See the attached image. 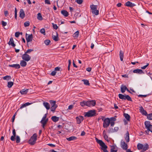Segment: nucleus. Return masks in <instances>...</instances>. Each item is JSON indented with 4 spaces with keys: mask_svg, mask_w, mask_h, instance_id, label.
<instances>
[{
    "mask_svg": "<svg viewBox=\"0 0 152 152\" xmlns=\"http://www.w3.org/2000/svg\"><path fill=\"white\" fill-rule=\"evenodd\" d=\"M13 84V83L12 82H8L7 86L9 88H11Z\"/></svg>",
    "mask_w": 152,
    "mask_h": 152,
    "instance_id": "obj_40",
    "label": "nucleus"
},
{
    "mask_svg": "<svg viewBox=\"0 0 152 152\" xmlns=\"http://www.w3.org/2000/svg\"><path fill=\"white\" fill-rule=\"evenodd\" d=\"M19 13L20 17L22 19H23L25 16V14L23 10L22 9H20Z\"/></svg>",
    "mask_w": 152,
    "mask_h": 152,
    "instance_id": "obj_15",
    "label": "nucleus"
},
{
    "mask_svg": "<svg viewBox=\"0 0 152 152\" xmlns=\"http://www.w3.org/2000/svg\"><path fill=\"white\" fill-rule=\"evenodd\" d=\"M19 32H16L15 34V36L16 37H18L19 36Z\"/></svg>",
    "mask_w": 152,
    "mask_h": 152,
    "instance_id": "obj_56",
    "label": "nucleus"
},
{
    "mask_svg": "<svg viewBox=\"0 0 152 152\" xmlns=\"http://www.w3.org/2000/svg\"><path fill=\"white\" fill-rule=\"evenodd\" d=\"M77 138L75 136H71L69 138H67L66 140L69 141H71L72 140H75L77 139Z\"/></svg>",
    "mask_w": 152,
    "mask_h": 152,
    "instance_id": "obj_31",
    "label": "nucleus"
},
{
    "mask_svg": "<svg viewBox=\"0 0 152 152\" xmlns=\"http://www.w3.org/2000/svg\"><path fill=\"white\" fill-rule=\"evenodd\" d=\"M118 97L119 98L122 100H127L129 101H132V100L130 97L128 95H123L121 94H118Z\"/></svg>",
    "mask_w": 152,
    "mask_h": 152,
    "instance_id": "obj_4",
    "label": "nucleus"
},
{
    "mask_svg": "<svg viewBox=\"0 0 152 152\" xmlns=\"http://www.w3.org/2000/svg\"><path fill=\"white\" fill-rule=\"evenodd\" d=\"M20 64L22 66L25 67L27 63L24 60H22L20 61Z\"/></svg>",
    "mask_w": 152,
    "mask_h": 152,
    "instance_id": "obj_30",
    "label": "nucleus"
},
{
    "mask_svg": "<svg viewBox=\"0 0 152 152\" xmlns=\"http://www.w3.org/2000/svg\"><path fill=\"white\" fill-rule=\"evenodd\" d=\"M86 70L88 72H90L91 71V67H89L86 68Z\"/></svg>",
    "mask_w": 152,
    "mask_h": 152,
    "instance_id": "obj_62",
    "label": "nucleus"
},
{
    "mask_svg": "<svg viewBox=\"0 0 152 152\" xmlns=\"http://www.w3.org/2000/svg\"><path fill=\"white\" fill-rule=\"evenodd\" d=\"M120 57L121 61H123L124 57V53L121 50L120 52Z\"/></svg>",
    "mask_w": 152,
    "mask_h": 152,
    "instance_id": "obj_34",
    "label": "nucleus"
},
{
    "mask_svg": "<svg viewBox=\"0 0 152 152\" xmlns=\"http://www.w3.org/2000/svg\"><path fill=\"white\" fill-rule=\"evenodd\" d=\"M33 50H34L33 49H28L25 53H31V52L33 51Z\"/></svg>",
    "mask_w": 152,
    "mask_h": 152,
    "instance_id": "obj_55",
    "label": "nucleus"
},
{
    "mask_svg": "<svg viewBox=\"0 0 152 152\" xmlns=\"http://www.w3.org/2000/svg\"><path fill=\"white\" fill-rule=\"evenodd\" d=\"M90 7L91 10H92V11L94 10H96V9H97V7L96 5H90Z\"/></svg>",
    "mask_w": 152,
    "mask_h": 152,
    "instance_id": "obj_36",
    "label": "nucleus"
},
{
    "mask_svg": "<svg viewBox=\"0 0 152 152\" xmlns=\"http://www.w3.org/2000/svg\"><path fill=\"white\" fill-rule=\"evenodd\" d=\"M149 64L148 63H147V64L142 67H141V69H144L149 65Z\"/></svg>",
    "mask_w": 152,
    "mask_h": 152,
    "instance_id": "obj_52",
    "label": "nucleus"
},
{
    "mask_svg": "<svg viewBox=\"0 0 152 152\" xmlns=\"http://www.w3.org/2000/svg\"><path fill=\"white\" fill-rule=\"evenodd\" d=\"M121 147L123 149L125 150L127 149L128 148L127 145L124 141L121 142Z\"/></svg>",
    "mask_w": 152,
    "mask_h": 152,
    "instance_id": "obj_14",
    "label": "nucleus"
},
{
    "mask_svg": "<svg viewBox=\"0 0 152 152\" xmlns=\"http://www.w3.org/2000/svg\"><path fill=\"white\" fill-rule=\"evenodd\" d=\"M53 28L56 30L58 28V26L56 24H53Z\"/></svg>",
    "mask_w": 152,
    "mask_h": 152,
    "instance_id": "obj_54",
    "label": "nucleus"
},
{
    "mask_svg": "<svg viewBox=\"0 0 152 152\" xmlns=\"http://www.w3.org/2000/svg\"><path fill=\"white\" fill-rule=\"evenodd\" d=\"M49 102L51 105L50 110L54 112L55 111L56 108L58 106L56 104V102L55 101L50 100Z\"/></svg>",
    "mask_w": 152,
    "mask_h": 152,
    "instance_id": "obj_5",
    "label": "nucleus"
},
{
    "mask_svg": "<svg viewBox=\"0 0 152 152\" xmlns=\"http://www.w3.org/2000/svg\"><path fill=\"white\" fill-rule=\"evenodd\" d=\"M76 1L79 4H81L83 2V0H76Z\"/></svg>",
    "mask_w": 152,
    "mask_h": 152,
    "instance_id": "obj_51",
    "label": "nucleus"
},
{
    "mask_svg": "<svg viewBox=\"0 0 152 152\" xmlns=\"http://www.w3.org/2000/svg\"><path fill=\"white\" fill-rule=\"evenodd\" d=\"M96 115H85V117H92L95 116Z\"/></svg>",
    "mask_w": 152,
    "mask_h": 152,
    "instance_id": "obj_50",
    "label": "nucleus"
},
{
    "mask_svg": "<svg viewBox=\"0 0 152 152\" xmlns=\"http://www.w3.org/2000/svg\"><path fill=\"white\" fill-rule=\"evenodd\" d=\"M50 42V41L49 40H45L44 41V43L47 45H49Z\"/></svg>",
    "mask_w": 152,
    "mask_h": 152,
    "instance_id": "obj_46",
    "label": "nucleus"
},
{
    "mask_svg": "<svg viewBox=\"0 0 152 152\" xmlns=\"http://www.w3.org/2000/svg\"><path fill=\"white\" fill-rule=\"evenodd\" d=\"M51 118L52 120L54 122H56L58 121L59 119L58 117H57L56 116L52 117Z\"/></svg>",
    "mask_w": 152,
    "mask_h": 152,
    "instance_id": "obj_27",
    "label": "nucleus"
},
{
    "mask_svg": "<svg viewBox=\"0 0 152 152\" xmlns=\"http://www.w3.org/2000/svg\"><path fill=\"white\" fill-rule=\"evenodd\" d=\"M12 134H13V136H12L10 138V139L12 141H15V137L16 136V132L15 131V129H13L12 131Z\"/></svg>",
    "mask_w": 152,
    "mask_h": 152,
    "instance_id": "obj_19",
    "label": "nucleus"
},
{
    "mask_svg": "<svg viewBox=\"0 0 152 152\" xmlns=\"http://www.w3.org/2000/svg\"><path fill=\"white\" fill-rule=\"evenodd\" d=\"M37 137V134H34L29 140L28 142L31 145H34L36 143Z\"/></svg>",
    "mask_w": 152,
    "mask_h": 152,
    "instance_id": "obj_3",
    "label": "nucleus"
},
{
    "mask_svg": "<svg viewBox=\"0 0 152 152\" xmlns=\"http://www.w3.org/2000/svg\"><path fill=\"white\" fill-rule=\"evenodd\" d=\"M40 31L41 33L43 34L44 35H45V30L44 28H42L40 30Z\"/></svg>",
    "mask_w": 152,
    "mask_h": 152,
    "instance_id": "obj_48",
    "label": "nucleus"
},
{
    "mask_svg": "<svg viewBox=\"0 0 152 152\" xmlns=\"http://www.w3.org/2000/svg\"><path fill=\"white\" fill-rule=\"evenodd\" d=\"M96 111L95 110H89L88 112H84L83 114H96Z\"/></svg>",
    "mask_w": 152,
    "mask_h": 152,
    "instance_id": "obj_17",
    "label": "nucleus"
},
{
    "mask_svg": "<svg viewBox=\"0 0 152 152\" xmlns=\"http://www.w3.org/2000/svg\"><path fill=\"white\" fill-rule=\"evenodd\" d=\"M30 23L28 21H27L25 22L24 23V26L25 27L28 26H29Z\"/></svg>",
    "mask_w": 152,
    "mask_h": 152,
    "instance_id": "obj_47",
    "label": "nucleus"
},
{
    "mask_svg": "<svg viewBox=\"0 0 152 152\" xmlns=\"http://www.w3.org/2000/svg\"><path fill=\"white\" fill-rule=\"evenodd\" d=\"M118 149L113 150L110 149V152H117Z\"/></svg>",
    "mask_w": 152,
    "mask_h": 152,
    "instance_id": "obj_64",
    "label": "nucleus"
},
{
    "mask_svg": "<svg viewBox=\"0 0 152 152\" xmlns=\"http://www.w3.org/2000/svg\"><path fill=\"white\" fill-rule=\"evenodd\" d=\"M99 11L96 9L95 10L92 11V12L93 14H95L96 15H97L99 14Z\"/></svg>",
    "mask_w": 152,
    "mask_h": 152,
    "instance_id": "obj_39",
    "label": "nucleus"
},
{
    "mask_svg": "<svg viewBox=\"0 0 152 152\" xmlns=\"http://www.w3.org/2000/svg\"><path fill=\"white\" fill-rule=\"evenodd\" d=\"M56 35H53L52 36V39L55 41L57 42L58 40V34L57 32H56Z\"/></svg>",
    "mask_w": 152,
    "mask_h": 152,
    "instance_id": "obj_21",
    "label": "nucleus"
},
{
    "mask_svg": "<svg viewBox=\"0 0 152 152\" xmlns=\"http://www.w3.org/2000/svg\"><path fill=\"white\" fill-rule=\"evenodd\" d=\"M16 142L17 143H18L20 142V137L18 136H17L16 137Z\"/></svg>",
    "mask_w": 152,
    "mask_h": 152,
    "instance_id": "obj_49",
    "label": "nucleus"
},
{
    "mask_svg": "<svg viewBox=\"0 0 152 152\" xmlns=\"http://www.w3.org/2000/svg\"><path fill=\"white\" fill-rule=\"evenodd\" d=\"M96 140L97 142L101 146V149L104 151V152H108L106 149L107 146L102 140H99L97 138H96Z\"/></svg>",
    "mask_w": 152,
    "mask_h": 152,
    "instance_id": "obj_1",
    "label": "nucleus"
},
{
    "mask_svg": "<svg viewBox=\"0 0 152 152\" xmlns=\"http://www.w3.org/2000/svg\"><path fill=\"white\" fill-rule=\"evenodd\" d=\"M145 127L147 129L145 132L147 134H149V132L150 131L152 132V125L151 124V123L149 121H145Z\"/></svg>",
    "mask_w": 152,
    "mask_h": 152,
    "instance_id": "obj_2",
    "label": "nucleus"
},
{
    "mask_svg": "<svg viewBox=\"0 0 152 152\" xmlns=\"http://www.w3.org/2000/svg\"><path fill=\"white\" fill-rule=\"evenodd\" d=\"M79 34V32L78 31H76L75 33H74L73 35V36L74 37H77L78 36Z\"/></svg>",
    "mask_w": 152,
    "mask_h": 152,
    "instance_id": "obj_44",
    "label": "nucleus"
},
{
    "mask_svg": "<svg viewBox=\"0 0 152 152\" xmlns=\"http://www.w3.org/2000/svg\"><path fill=\"white\" fill-rule=\"evenodd\" d=\"M117 116H115L114 117H112L109 118L110 121V122H114L116 120V118Z\"/></svg>",
    "mask_w": 152,
    "mask_h": 152,
    "instance_id": "obj_37",
    "label": "nucleus"
},
{
    "mask_svg": "<svg viewBox=\"0 0 152 152\" xmlns=\"http://www.w3.org/2000/svg\"><path fill=\"white\" fill-rule=\"evenodd\" d=\"M1 24L3 26H5L7 25V23L4 21H2Z\"/></svg>",
    "mask_w": 152,
    "mask_h": 152,
    "instance_id": "obj_53",
    "label": "nucleus"
},
{
    "mask_svg": "<svg viewBox=\"0 0 152 152\" xmlns=\"http://www.w3.org/2000/svg\"><path fill=\"white\" fill-rule=\"evenodd\" d=\"M143 145L141 143H139L137 145V148L138 150L142 149L143 148Z\"/></svg>",
    "mask_w": 152,
    "mask_h": 152,
    "instance_id": "obj_32",
    "label": "nucleus"
},
{
    "mask_svg": "<svg viewBox=\"0 0 152 152\" xmlns=\"http://www.w3.org/2000/svg\"><path fill=\"white\" fill-rule=\"evenodd\" d=\"M125 118L128 121H129L130 120V117L129 115H124Z\"/></svg>",
    "mask_w": 152,
    "mask_h": 152,
    "instance_id": "obj_38",
    "label": "nucleus"
},
{
    "mask_svg": "<svg viewBox=\"0 0 152 152\" xmlns=\"http://www.w3.org/2000/svg\"><path fill=\"white\" fill-rule=\"evenodd\" d=\"M61 13L65 17L68 16L69 15L68 12L66 10H62L61 12Z\"/></svg>",
    "mask_w": 152,
    "mask_h": 152,
    "instance_id": "obj_24",
    "label": "nucleus"
},
{
    "mask_svg": "<svg viewBox=\"0 0 152 152\" xmlns=\"http://www.w3.org/2000/svg\"><path fill=\"white\" fill-rule=\"evenodd\" d=\"M82 81L83 82L84 84L86 85H89L90 84L88 80L83 79L82 80Z\"/></svg>",
    "mask_w": 152,
    "mask_h": 152,
    "instance_id": "obj_41",
    "label": "nucleus"
},
{
    "mask_svg": "<svg viewBox=\"0 0 152 152\" xmlns=\"http://www.w3.org/2000/svg\"><path fill=\"white\" fill-rule=\"evenodd\" d=\"M125 5L126 6L129 7H132L135 6L134 3H132V2L129 1H128L125 3Z\"/></svg>",
    "mask_w": 152,
    "mask_h": 152,
    "instance_id": "obj_13",
    "label": "nucleus"
},
{
    "mask_svg": "<svg viewBox=\"0 0 152 152\" xmlns=\"http://www.w3.org/2000/svg\"><path fill=\"white\" fill-rule=\"evenodd\" d=\"M73 107H74V105L72 104L69 105L68 107V110H71Z\"/></svg>",
    "mask_w": 152,
    "mask_h": 152,
    "instance_id": "obj_58",
    "label": "nucleus"
},
{
    "mask_svg": "<svg viewBox=\"0 0 152 152\" xmlns=\"http://www.w3.org/2000/svg\"><path fill=\"white\" fill-rule=\"evenodd\" d=\"M80 104L82 107H84L85 106H87V101H83L80 102Z\"/></svg>",
    "mask_w": 152,
    "mask_h": 152,
    "instance_id": "obj_23",
    "label": "nucleus"
},
{
    "mask_svg": "<svg viewBox=\"0 0 152 152\" xmlns=\"http://www.w3.org/2000/svg\"><path fill=\"white\" fill-rule=\"evenodd\" d=\"M143 148L142 149L144 150V151H146L149 148V145L148 144H146L143 145Z\"/></svg>",
    "mask_w": 152,
    "mask_h": 152,
    "instance_id": "obj_33",
    "label": "nucleus"
},
{
    "mask_svg": "<svg viewBox=\"0 0 152 152\" xmlns=\"http://www.w3.org/2000/svg\"><path fill=\"white\" fill-rule=\"evenodd\" d=\"M43 104L47 110L50 109V105L49 103L47 102H43Z\"/></svg>",
    "mask_w": 152,
    "mask_h": 152,
    "instance_id": "obj_18",
    "label": "nucleus"
},
{
    "mask_svg": "<svg viewBox=\"0 0 152 152\" xmlns=\"http://www.w3.org/2000/svg\"><path fill=\"white\" fill-rule=\"evenodd\" d=\"M103 134L104 136V137L105 140H106V139H107L108 137L106 135V132L105 130H104Z\"/></svg>",
    "mask_w": 152,
    "mask_h": 152,
    "instance_id": "obj_45",
    "label": "nucleus"
},
{
    "mask_svg": "<svg viewBox=\"0 0 152 152\" xmlns=\"http://www.w3.org/2000/svg\"><path fill=\"white\" fill-rule=\"evenodd\" d=\"M32 103L26 102L22 105L20 107V109H21L24 107H26L27 106L29 105L32 104Z\"/></svg>",
    "mask_w": 152,
    "mask_h": 152,
    "instance_id": "obj_22",
    "label": "nucleus"
},
{
    "mask_svg": "<svg viewBox=\"0 0 152 152\" xmlns=\"http://www.w3.org/2000/svg\"><path fill=\"white\" fill-rule=\"evenodd\" d=\"M8 43L9 45H11L13 47H14L15 46V44L14 43V40L12 38H10Z\"/></svg>",
    "mask_w": 152,
    "mask_h": 152,
    "instance_id": "obj_16",
    "label": "nucleus"
},
{
    "mask_svg": "<svg viewBox=\"0 0 152 152\" xmlns=\"http://www.w3.org/2000/svg\"><path fill=\"white\" fill-rule=\"evenodd\" d=\"M37 19L40 20H42L43 18L40 13H39L37 14Z\"/></svg>",
    "mask_w": 152,
    "mask_h": 152,
    "instance_id": "obj_35",
    "label": "nucleus"
},
{
    "mask_svg": "<svg viewBox=\"0 0 152 152\" xmlns=\"http://www.w3.org/2000/svg\"><path fill=\"white\" fill-rule=\"evenodd\" d=\"M110 123V121L109 118H107L104 121L103 126L104 128H107L109 125Z\"/></svg>",
    "mask_w": 152,
    "mask_h": 152,
    "instance_id": "obj_7",
    "label": "nucleus"
},
{
    "mask_svg": "<svg viewBox=\"0 0 152 152\" xmlns=\"http://www.w3.org/2000/svg\"><path fill=\"white\" fill-rule=\"evenodd\" d=\"M127 87L124 85H122L121 87V91L122 93H124L126 90Z\"/></svg>",
    "mask_w": 152,
    "mask_h": 152,
    "instance_id": "obj_20",
    "label": "nucleus"
},
{
    "mask_svg": "<svg viewBox=\"0 0 152 152\" xmlns=\"http://www.w3.org/2000/svg\"><path fill=\"white\" fill-rule=\"evenodd\" d=\"M16 115H14L12 117V122H13L14 121V120H15V116H16Z\"/></svg>",
    "mask_w": 152,
    "mask_h": 152,
    "instance_id": "obj_63",
    "label": "nucleus"
},
{
    "mask_svg": "<svg viewBox=\"0 0 152 152\" xmlns=\"http://www.w3.org/2000/svg\"><path fill=\"white\" fill-rule=\"evenodd\" d=\"M27 35L28 34L26 33V39L27 42L28 43V42H31L32 41L33 36L32 34L29 35L27 37Z\"/></svg>",
    "mask_w": 152,
    "mask_h": 152,
    "instance_id": "obj_10",
    "label": "nucleus"
},
{
    "mask_svg": "<svg viewBox=\"0 0 152 152\" xmlns=\"http://www.w3.org/2000/svg\"><path fill=\"white\" fill-rule=\"evenodd\" d=\"M9 66L11 67L15 68L16 69H19L20 68V66L19 64L9 65Z\"/></svg>",
    "mask_w": 152,
    "mask_h": 152,
    "instance_id": "obj_25",
    "label": "nucleus"
},
{
    "mask_svg": "<svg viewBox=\"0 0 152 152\" xmlns=\"http://www.w3.org/2000/svg\"><path fill=\"white\" fill-rule=\"evenodd\" d=\"M60 68L59 67H57L55 68V70L56 71H60Z\"/></svg>",
    "mask_w": 152,
    "mask_h": 152,
    "instance_id": "obj_61",
    "label": "nucleus"
},
{
    "mask_svg": "<svg viewBox=\"0 0 152 152\" xmlns=\"http://www.w3.org/2000/svg\"><path fill=\"white\" fill-rule=\"evenodd\" d=\"M111 149H112L113 150H115L116 149V146L115 145H113L112 146H111Z\"/></svg>",
    "mask_w": 152,
    "mask_h": 152,
    "instance_id": "obj_60",
    "label": "nucleus"
},
{
    "mask_svg": "<svg viewBox=\"0 0 152 152\" xmlns=\"http://www.w3.org/2000/svg\"><path fill=\"white\" fill-rule=\"evenodd\" d=\"M133 72L134 73H137L140 74H144V72L142 70L139 69H136L133 70Z\"/></svg>",
    "mask_w": 152,
    "mask_h": 152,
    "instance_id": "obj_11",
    "label": "nucleus"
},
{
    "mask_svg": "<svg viewBox=\"0 0 152 152\" xmlns=\"http://www.w3.org/2000/svg\"><path fill=\"white\" fill-rule=\"evenodd\" d=\"M77 123L78 124H80L81 122L83 120V117L82 116H79L76 118Z\"/></svg>",
    "mask_w": 152,
    "mask_h": 152,
    "instance_id": "obj_12",
    "label": "nucleus"
},
{
    "mask_svg": "<svg viewBox=\"0 0 152 152\" xmlns=\"http://www.w3.org/2000/svg\"><path fill=\"white\" fill-rule=\"evenodd\" d=\"M31 58V57L25 53L23 54L22 56V58L23 60L26 61H28L30 60Z\"/></svg>",
    "mask_w": 152,
    "mask_h": 152,
    "instance_id": "obj_9",
    "label": "nucleus"
},
{
    "mask_svg": "<svg viewBox=\"0 0 152 152\" xmlns=\"http://www.w3.org/2000/svg\"><path fill=\"white\" fill-rule=\"evenodd\" d=\"M87 101V106L91 107L94 106L96 104V102L95 100H88Z\"/></svg>",
    "mask_w": 152,
    "mask_h": 152,
    "instance_id": "obj_8",
    "label": "nucleus"
},
{
    "mask_svg": "<svg viewBox=\"0 0 152 152\" xmlns=\"http://www.w3.org/2000/svg\"><path fill=\"white\" fill-rule=\"evenodd\" d=\"M45 3L46 4H50V0H45Z\"/></svg>",
    "mask_w": 152,
    "mask_h": 152,
    "instance_id": "obj_59",
    "label": "nucleus"
},
{
    "mask_svg": "<svg viewBox=\"0 0 152 152\" xmlns=\"http://www.w3.org/2000/svg\"><path fill=\"white\" fill-rule=\"evenodd\" d=\"M147 116V118L149 120H152V115H144Z\"/></svg>",
    "mask_w": 152,
    "mask_h": 152,
    "instance_id": "obj_42",
    "label": "nucleus"
},
{
    "mask_svg": "<svg viewBox=\"0 0 152 152\" xmlns=\"http://www.w3.org/2000/svg\"><path fill=\"white\" fill-rule=\"evenodd\" d=\"M47 115H45L44 117L42 118L40 123L42 124V127L44 128L45 127L48 122V118H47Z\"/></svg>",
    "mask_w": 152,
    "mask_h": 152,
    "instance_id": "obj_6",
    "label": "nucleus"
},
{
    "mask_svg": "<svg viewBox=\"0 0 152 152\" xmlns=\"http://www.w3.org/2000/svg\"><path fill=\"white\" fill-rule=\"evenodd\" d=\"M126 136L125 137V139L127 142H129V134L128 132H127L126 134Z\"/></svg>",
    "mask_w": 152,
    "mask_h": 152,
    "instance_id": "obj_28",
    "label": "nucleus"
},
{
    "mask_svg": "<svg viewBox=\"0 0 152 152\" xmlns=\"http://www.w3.org/2000/svg\"><path fill=\"white\" fill-rule=\"evenodd\" d=\"M56 72L55 71V70L53 71L50 74L51 75L53 76H55L56 75Z\"/></svg>",
    "mask_w": 152,
    "mask_h": 152,
    "instance_id": "obj_57",
    "label": "nucleus"
},
{
    "mask_svg": "<svg viewBox=\"0 0 152 152\" xmlns=\"http://www.w3.org/2000/svg\"><path fill=\"white\" fill-rule=\"evenodd\" d=\"M3 79L4 80H9L11 79V77L10 76L7 75L3 77Z\"/></svg>",
    "mask_w": 152,
    "mask_h": 152,
    "instance_id": "obj_43",
    "label": "nucleus"
},
{
    "mask_svg": "<svg viewBox=\"0 0 152 152\" xmlns=\"http://www.w3.org/2000/svg\"><path fill=\"white\" fill-rule=\"evenodd\" d=\"M28 89H22L20 91V92L21 93V94H26L27 93L28 91Z\"/></svg>",
    "mask_w": 152,
    "mask_h": 152,
    "instance_id": "obj_29",
    "label": "nucleus"
},
{
    "mask_svg": "<svg viewBox=\"0 0 152 152\" xmlns=\"http://www.w3.org/2000/svg\"><path fill=\"white\" fill-rule=\"evenodd\" d=\"M139 110L140 112L142 114H148L146 111L144 110L142 107L141 106L140 107Z\"/></svg>",
    "mask_w": 152,
    "mask_h": 152,
    "instance_id": "obj_26",
    "label": "nucleus"
}]
</instances>
